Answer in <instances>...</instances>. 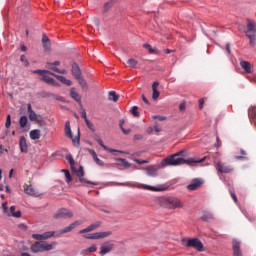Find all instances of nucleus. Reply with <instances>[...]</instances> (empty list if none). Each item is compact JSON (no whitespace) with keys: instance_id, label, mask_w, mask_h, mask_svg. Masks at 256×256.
<instances>
[{"instance_id":"1","label":"nucleus","mask_w":256,"mask_h":256,"mask_svg":"<svg viewBox=\"0 0 256 256\" xmlns=\"http://www.w3.org/2000/svg\"><path fill=\"white\" fill-rule=\"evenodd\" d=\"M185 151H179L175 154H172L170 156H167L164 158L161 162L162 167H178L179 165H193V163H203L205 161V157L202 159H196V158H190L185 160L184 158H179L183 157Z\"/></svg>"},{"instance_id":"2","label":"nucleus","mask_w":256,"mask_h":256,"mask_svg":"<svg viewBox=\"0 0 256 256\" xmlns=\"http://www.w3.org/2000/svg\"><path fill=\"white\" fill-rule=\"evenodd\" d=\"M160 206L165 209H183L185 204L176 197H163L160 198Z\"/></svg>"},{"instance_id":"3","label":"nucleus","mask_w":256,"mask_h":256,"mask_svg":"<svg viewBox=\"0 0 256 256\" xmlns=\"http://www.w3.org/2000/svg\"><path fill=\"white\" fill-rule=\"evenodd\" d=\"M57 247V242H52L49 244L47 241H37L31 245L32 253H45L47 251H53Z\"/></svg>"},{"instance_id":"4","label":"nucleus","mask_w":256,"mask_h":256,"mask_svg":"<svg viewBox=\"0 0 256 256\" xmlns=\"http://www.w3.org/2000/svg\"><path fill=\"white\" fill-rule=\"evenodd\" d=\"M181 241L184 247H192V249H196L199 253H203V251H205L203 242H201L199 238H182Z\"/></svg>"},{"instance_id":"5","label":"nucleus","mask_w":256,"mask_h":256,"mask_svg":"<svg viewBox=\"0 0 256 256\" xmlns=\"http://www.w3.org/2000/svg\"><path fill=\"white\" fill-rule=\"evenodd\" d=\"M33 73L36 75H45V73H47L48 75H53L54 77H56L58 81H60L64 85H67V87H71V85H73V82L69 79H66L65 76L57 75L49 70H34Z\"/></svg>"},{"instance_id":"6","label":"nucleus","mask_w":256,"mask_h":256,"mask_svg":"<svg viewBox=\"0 0 256 256\" xmlns=\"http://www.w3.org/2000/svg\"><path fill=\"white\" fill-rule=\"evenodd\" d=\"M215 169L216 171H218V173H224V174L233 173V166L221 160L215 161Z\"/></svg>"},{"instance_id":"7","label":"nucleus","mask_w":256,"mask_h":256,"mask_svg":"<svg viewBox=\"0 0 256 256\" xmlns=\"http://www.w3.org/2000/svg\"><path fill=\"white\" fill-rule=\"evenodd\" d=\"M72 173H75L79 177L80 183H84L85 185H99L97 182H91L87 180L85 177V171L83 170V166H80L79 169H75L72 171Z\"/></svg>"},{"instance_id":"8","label":"nucleus","mask_w":256,"mask_h":256,"mask_svg":"<svg viewBox=\"0 0 256 256\" xmlns=\"http://www.w3.org/2000/svg\"><path fill=\"white\" fill-rule=\"evenodd\" d=\"M7 205H8L7 202L2 203V209L4 213L8 217H16L17 219H19L21 217V211H15V206H11L9 209Z\"/></svg>"},{"instance_id":"9","label":"nucleus","mask_w":256,"mask_h":256,"mask_svg":"<svg viewBox=\"0 0 256 256\" xmlns=\"http://www.w3.org/2000/svg\"><path fill=\"white\" fill-rule=\"evenodd\" d=\"M73 212L69 209L62 208L54 214V219H71Z\"/></svg>"},{"instance_id":"10","label":"nucleus","mask_w":256,"mask_h":256,"mask_svg":"<svg viewBox=\"0 0 256 256\" xmlns=\"http://www.w3.org/2000/svg\"><path fill=\"white\" fill-rule=\"evenodd\" d=\"M55 235V231H48L44 232L43 234H33V239H36V241H45L47 239H51Z\"/></svg>"},{"instance_id":"11","label":"nucleus","mask_w":256,"mask_h":256,"mask_svg":"<svg viewBox=\"0 0 256 256\" xmlns=\"http://www.w3.org/2000/svg\"><path fill=\"white\" fill-rule=\"evenodd\" d=\"M203 185V180L199 178H195L191 181L190 184L187 185L188 191H197V189L201 188Z\"/></svg>"},{"instance_id":"12","label":"nucleus","mask_w":256,"mask_h":256,"mask_svg":"<svg viewBox=\"0 0 256 256\" xmlns=\"http://www.w3.org/2000/svg\"><path fill=\"white\" fill-rule=\"evenodd\" d=\"M24 192L31 197H39V192L31 184H24Z\"/></svg>"},{"instance_id":"13","label":"nucleus","mask_w":256,"mask_h":256,"mask_svg":"<svg viewBox=\"0 0 256 256\" xmlns=\"http://www.w3.org/2000/svg\"><path fill=\"white\" fill-rule=\"evenodd\" d=\"M101 224H102L101 221H97L93 224H90L87 228L80 230L79 233L81 235H83V233H91V231H95L96 229H99V227H101Z\"/></svg>"},{"instance_id":"14","label":"nucleus","mask_w":256,"mask_h":256,"mask_svg":"<svg viewBox=\"0 0 256 256\" xmlns=\"http://www.w3.org/2000/svg\"><path fill=\"white\" fill-rule=\"evenodd\" d=\"M256 23L253 20H247L246 24V35H255Z\"/></svg>"},{"instance_id":"15","label":"nucleus","mask_w":256,"mask_h":256,"mask_svg":"<svg viewBox=\"0 0 256 256\" xmlns=\"http://www.w3.org/2000/svg\"><path fill=\"white\" fill-rule=\"evenodd\" d=\"M232 249L233 256H243V252H241V242H239V240H233Z\"/></svg>"},{"instance_id":"16","label":"nucleus","mask_w":256,"mask_h":256,"mask_svg":"<svg viewBox=\"0 0 256 256\" xmlns=\"http://www.w3.org/2000/svg\"><path fill=\"white\" fill-rule=\"evenodd\" d=\"M113 247H115V245L111 242L104 243L100 248V255H107V253H111V251H113Z\"/></svg>"},{"instance_id":"17","label":"nucleus","mask_w":256,"mask_h":256,"mask_svg":"<svg viewBox=\"0 0 256 256\" xmlns=\"http://www.w3.org/2000/svg\"><path fill=\"white\" fill-rule=\"evenodd\" d=\"M69 95H70L71 99H74V101H76V103L81 105V95H79V93H77V89L72 87L70 89Z\"/></svg>"},{"instance_id":"18","label":"nucleus","mask_w":256,"mask_h":256,"mask_svg":"<svg viewBox=\"0 0 256 256\" xmlns=\"http://www.w3.org/2000/svg\"><path fill=\"white\" fill-rule=\"evenodd\" d=\"M41 81H44V83H47L48 85H53V87H59V83L51 76L43 75Z\"/></svg>"},{"instance_id":"19","label":"nucleus","mask_w":256,"mask_h":256,"mask_svg":"<svg viewBox=\"0 0 256 256\" xmlns=\"http://www.w3.org/2000/svg\"><path fill=\"white\" fill-rule=\"evenodd\" d=\"M96 141L100 145V147H102L104 151H108V153H125L123 151L111 149V148L105 146V144H103V140H101L100 138L96 139Z\"/></svg>"},{"instance_id":"20","label":"nucleus","mask_w":256,"mask_h":256,"mask_svg":"<svg viewBox=\"0 0 256 256\" xmlns=\"http://www.w3.org/2000/svg\"><path fill=\"white\" fill-rule=\"evenodd\" d=\"M42 45L45 51H51V40L45 34L42 36Z\"/></svg>"},{"instance_id":"21","label":"nucleus","mask_w":256,"mask_h":256,"mask_svg":"<svg viewBox=\"0 0 256 256\" xmlns=\"http://www.w3.org/2000/svg\"><path fill=\"white\" fill-rule=\"evenodd\" d=\"M72 75L75 79H81V68L77 63L72 64Z\"/></svg>"},{"instance_id":"22","label":"nucleus","mask_w":256,"mask_h":256,"mask_svg":"<svg viewBox=\"0 0 256 256\" xmlns=\"http://www.w3.org/2000/svg\"><path fill=\"white\" fill-rule=\"evenodd\" d=\"M88 152L93 157V160L95 161V163H97L100 167H103V165H105L103 160L99 159V157L97 156V152H95V150L88 149Z\"/></svg>"},{"instance_id":"23","label":"nucleus","mask_w":256,"mask_h":256,"mask_svg":"<svg viewBox=\"0 0 256 256\" xmlns=\"http://www.w3.org/2000/svg\"><path fill=\"white\" fill-rule=\"evenodd\" d=\"M145 171L148 177H157L158 175V169L155 166L146 167Z\"/></svg>"},{"instance_id":"24","label":"nucleus","mask_w":256,"mask_h":256,"mask_svg":"<svg viewBox=\"0 0 256 256\" xmlns=\"http://www.w3.org/2000/svg\"><path fill=\"white\" fill-rule=\"evenodd\" d=\"M248 117H249L251 123H253V125L256 126V106L251 107L248 110Z\"/></svg>"},{"instance_id":"25","label":"nucleus","mask_w":256,"mask_h":256,"mask_svg":"<svg viewBox=\"0 0 256 256\" xmlns=\"http://www.w3.org/2000/svg\"><path fill=\"white\" fill-rule=\"evenodd\" d=\"M19 147H20V151L21 153H27V139L25 138V136H21L20 140H19Z\"/></svg>"},{"instance_id":"26","label":"nucleus","mask_w":256,"mask_h":256,"mask_svg":"<svg viewBox=\"0 0 256 256\" xmlns=\"http://www.w3.org/2000/svg\"><path fill=\"white\" fill-rule=\"evenodd\" d=\"M27 109H28V117L30 121H38L37 113L33 111L31 104H27Z\"/></svg>"},{"instance_id":"27","label":"nucleus","mask_w":256,"mask_h":256,"mask_svg":"<svg viewBox=\"0 0 256 256\" xmlns=\"http://www.w3.org/2000/svg\"><path fill=\"white\" fill-rule=\"evenodd\" d=\"M158 87H159V82L156 81L152 84V91H153L152 99H154V101L159 99V90H157Z\"/></svg>"},{"instance_id":"28","label":"nucleus","mask_w":256,"mask_h":256,"mask_svg":"<svg viewBox=\"0 0 256 256\" xmlns=\"http://www.w3.org/2000/svg\"><path fill=\"white\" fill-rule=\"evenodd\" d=\"M30 139H32V141H37V139H41V130L39 129L31 130Z\"/></svg>"},{"instance_id":"29","label":"nucleus","mask_w":256,"mask_h":256,"mask_svg":"<svg viewBox=\"0 0 256 256\" xmlns=\"http://www.w3.org/2000/svg\"><path fill=\"white\" fill-rule=\"evenodd\" d=\"M111 235H113L112 231L96 232V239H105L107 237H111Z\"/></svg>"},{"instance_id":"30","label":"nucleus","mask_w":256,"mask_h":256,"mask_svg":"<svg viewBox=\"0 0 256 256\" xmlns=\"http://www.w3.org/2000/svg\"><path fill=\"white\" fill-rule=\"evenodd\" d=\"M82 89V91H89V85H87V81L80 77V79H76Z\"/></svg>"},{"instance_id":"31","label":"nucleus","mask_w":256,"mask_h":256,"mask_svg":"<svg viewBox=\"0 0 256 256\" xmlns=\"http://www.w3.org/2000/svg\"><path fill=\"white\" fill-rule=\"evenodd\" d=\"M75 227H77V222L71 223L69 226L63 228L60 233L64 234V233H70V231H73V229H75Z\"/></svg>"},{"instance_id":"32","label":"nucleus","mask_w":256,"mask_h":256,"mask_svg":"<svg viewBox=\"0 0 256 256\" xmlns=\"http://www.w3.org/2000/svg\"><path fill=\"white\" fill-rule=\"evenodd\" d=\"M97 251V245L93 244L91 247L88 249L82 250V255H89L90 253H95Z\"/></svg>"},{"instance_id":"33","label":"nucleus","mask_w":256,"mask_h":256,"mask_svg":"<svg viewBox=\"0 0 256 256\" xmlns=\"http://www.w3.org/2000/svg\"><path fill=\"white\" fill-rule=\"evenodd\" d=\"M240 65H241L242 69H244L246 71V73H251V63H249L247 61H241Z\"/></svg>"},{"instance_id":"34","label":"nucleus","mask_w":256,"mask_h":256,"mask_svg":"<svg viewBox=\"0 0 256 256\" xmlns=\"http://www.w3.org/2000/svg\"><path fill=\"white\" fill-rule=\"evenodd\" d=\"M27 123H29V120L27 119V116H21L19 120V124L21 129H25L27 127Z\"/></svg>"},{"instance_id":"35","label":"nucleus","mask_w":256,"mask_h":256,"mask_svg":"<svg viewBox=\"0 0 256 256\" xmlns=\"http://www.w3.org/2000/svg\"><path fill=\"white\" fill-rule=\"evenodd\" d=\"M109 95V101H114V103H117V101H119V95H117V93H115V91H110L108 93Z\"/></svg>"},{"instance_id":"36","label":"nucleus","mask_w":256,"mask_h":256,"mask_svg":"<svg viewBox=\"0 0 256 256\" xmlns=\"http://www.w3.org/2000/svg\"><path fill=\"white\" fill-rule=\"evenodd\" d=\"M118 165H121L124 169H129V167H131V165L123 158L118 159Z\"/></svg>"},{"instance_id":"37","label":"nucleus","mask_w":256,"mask_h":256,"mask_svg":"<svg viewBox=\"0 0 256 256\" xmlns=\"http://www.w3.org/2000/svg\"><path fill=\"white\" fill-rule=\"evenodd\" d=\"M201 219H202V221H211L212 219H215V216H213V214L207 212L202 215Z\"/></svg>"},{"instance_id":"38","label":"nucleus","mask_w":256,"mask_h":256,"mask_svg":"<svg viewBox=\"0 0 256 256\" xmlns=\"http://www.w3.org/2000/svg\"><path fill=\"white\" fill-rule=\"evenodd\" d=\"M127 64L129 65V67H132L133 69H135V67H137V65H139V61H137L133 58H130V59H128Z\"/></svg>"},{"instance_id":"39","label":"nucleus","mask_w":256,"mask_h":256,"mask_svg":"<svg viewBox=\"0 0 256 256\" xmlns=\"http://www.w3.org/2000/svg\"><path fill=\"white\" fill-rule=\"evenodd\" d=\"M66 159L70 163L71 171H75V160L73 159V156L68 155L66 156Z\"/></svg>"},{"instance_id":"40","label":"nucleus","mask_w":256,"mask_h":256,"mask_svg":"<svg viewBox=\"0 0 256 256\" xmlns=\"http://www.w3.org/2000/svg\"><path fill=\"white\" fill-rule=\"evenodd\" d=\"M123 125H125V120H120V129L124 133V135H129L131 133V129H125L123 128Z\"/></svg>"},{"instance_id":"41","label":"nucleus","mask_w":256,"mask_h":256,"mask_svg":"<svg viewBox=\"0 0 256 256\" xmlns=\"http://www.w3.org/2000/svg\"><path fill=\"white\" fill-rule=\"evenodd\" d=\"M62 171L66 177V183H71L73 179L71 178V173L69 172V170H62Z\"/></svg>"},{"instance_id":"42","label":"nucleus","mask_w":256,"mask_h":256,"mask_svg":"<svg viewBox=\"0 0 256 256\" xmlns=\"http://www.w3.org/2000/svg\"><path fill=\"white\" fill-rule=\"evenodd\" d=\"M112 7H113V0L106 2L104 5V12L107 13V11H109V9H111Z\"/></svg>"},{"instance_id":"43","label":"nucleus","mask_w":256,"mask_h":256,"mask_svg":"<svg viewBox=\"0 0 256 256\" xmlns=\"http://www.w3.org/2000/svg\"><path fill=\"white\" fill-rule=\"evenodd\" d=\"M65 135L69 139H72L73 143H75V140L73 139V133L71 132V128H65Z\"/></svg>"},{"instance_id":"44","label":"nucleus","mask_w":256,"mask_h":256,"mask_svg":"<svg viewBox=\"0 0 256 256\" xmlns=\"http://www.w3.org/2000/svg\"><path fill=\"white\" fill-rule=\"evenodd\" d=\"M143 47H144V49H147V51L149 53H157V48H151V45H149L147 43L144 44Z\"/></svg>"},{"instance_id":"45","label":"nucleus","mask_w":256,"mask_h":256,"mask_svg":"<svg viewBox=\"0 0 256 256\" xmlns=\"http://www.w3.org/2000/svg\"><path fill=\"white\" fill-rule=\"evenodd\" d=\"M132 115L134 116V117H139V107H137V106H134V107H132Z\"/></svg>"},{"instance_id":"46","label":"nucleus","mask_w":256,"mask_h":256,"mask_svg":"<svg viewBox=\"0 0 256 256\" xmlns=\"http://www.w3.org/2000/svg\"><path fill=\"white\" fill-rule=\"evenodd\" d=\"M83 237L84 239H97V234L96 233L84 234Z\"/></svg>"},{"instance_id":"47","label":"nucleus","mask_w":256,"mask_h":256,"mask_svg":"<svg viewBox=\"0 0 256 256\" xmlns=\"http://www.w3.org/2000/svg\"><path fill=\"white\" fill-rule=\"evenodd\" d=\"M85 123H86L88 129H90V131H95V127L93 126V123H91V121H89V119H86Z\"/></svg>"},{"instance_id":"48","label":"nucleus","mask_w":256,"mask_h":256,"mask_svg":"<svg viewBox=\"0 0 256 256\" xmlns=\"http://www.w3.org/2000/svg\"><path fill=\"white\" fill-rule=\"evenodd\" d=\"M241 155H243V156H236L235 158L238 161H240L241 159H247V156H245V155H247V152H245V150L241 149Z\"/></svg>"},{"instance_id":"49","label":"nucleus","mask_w":256,"mask_h":256,"mask_svg":"<svg viewBox=\"0 0 256 256\" xmlns=\"http://www.w3.org/2000/svg\"><path fill=\"white\" fill-rule=\"evenodd\" d=\"M5 127H6V129H9V127H11V115L10 114L7 115Z\"/></svg>"},{"instance_id":"50","label":"nucleus","mask_w":256,"mask_h":256,"mask_svg":"<svg viewBox=\"0 0 256 256\" xmlns=\"http://www.w3.org/2000/svg\"><path fill=\"white\" fill-rule=\"evenodd\" d=\"M21 63H24L25 67H29V60L25 59V55L20 56Z\"/></svg>"},{"instance_id":"51","label":"nucleus","mask_w":256,"mask_h":256,"mask_svg":"<svg viewBox=\"0 0 256 256\" xmlns=\"http://www.w3.org/2000/svg\"><path fill=\"white\" fill-rule=\"evenodd\" d=\"M246 36L250 39V45H255V35L248 34Z\"/></svg>"},{"instance_id":"52","label":"nucleus","mask_w":256,"mask_h":256,"mask_svg":"<svg viewBox=\"0 0 256 256\" xmlns=\"http://www.w3.org/2000/svg\"><path fill=\"white\" fill-rule=\"evenodd\" d=\"M46 68L47 69H51V71H55V69H57V67H55V65L53 63H51V62H48L46 64Z\"/></svg>"},{"instance_id":"53","label":"nucleus","mask_w":256,"mask_h":256,"mask_svg":"<svg viewBox=\"0 0 256 256\" xmlns=\"http://www.w3.org/2000/svg\"><path fill=\"white\" fill-rule=\"evenodd\" d=\"M81 117L82 119H85V121H87V111H85V109H82L80 111Z\"/></svg>"},{"instance_id":"54","label":"nucleus","mask_w":256,"mask_h":256,"mask_svg":"<svg viewBox=\"0 0 256 256\" xmlns=\"http://www.w3.org/2000/svg\"><path fill=\"white\" fill-rule=\"evenodd\" d=\"M138 187L142 188V189H148L150 191H155V188H153L151 186H147V185H139Z\"/></svg>"},{"instance_id":"55","label":"nucleus","mask_w":256,"mask_h":256,"mask_svg":"<svg viewBox=\"0 0 256 256\" xmlns=\"http://www.w3.org/2000/svg\"><path fill=\"white\" fill-rule=\"evenodd\" d=\"M56 73H61L62 75H67V70H60L59 68H54Z\"/></svg>"},{"instance_id":"56","label":"nucleus","mask_w":256,"mask_h":256,"mask_svg":"<svg viewBox=\"0 0 256 256\" xmlns=\"http://www.w3.org/2000/svg\"><path fill=\"white\" fill-rule=\"evenodd\" d=\"M152 119H158V121H165V119H167L164 116H152Z\"/></svg>"},{"instance_id":"57","label":"nucleus","mask_w":256,"mask_h":256,"mask_svg":"<svg viewBox=\"0 0 256 256\" xmlns=\"http://www.w3.org/2000/svg\"><path fill=\"white\" fill-rule=\"evenodd\" d=\"M230 195H231L233 201H234L235 203H237V195H236L233 191H231V190H230Z\"/></svg>"},{"instance_id":"58","label":"nucleus","mask_w":256,"mask_h":256,"mask_svg":"<svg viewBox=\"0 0 256 256\" xmlns=\"http://www.w3.org/2000/svg\"><path fill=\"white\" fill-rule=\"evenodd\" d=\"M135 162L138 163V165H144V163H148L146 160H139V159H136Z\"/></svg>"},{"instance_id":"59","label":"nucleus","mask_w":256,"mask_h":256,"mask_svg":"<svg viewBox=\"0 0 256 256\" xmlns=\"http://www.w3.org/2000/svg\"><path fill=\"white\" fill-rule=\"evenodd\" d=\"M134 139L136 141H139V140L143 139V136L141 134H136V135H134Z\"/></svg>"},{"instance_id":"60","label":"nucleus","mask_w":256,"mask_h":256,"mask_svg":"<svg viewBox=\"0 0 256 256\" xmlns=\"http://www.w3.org/2000/svg\"><path fill=\"white\" fill-rule=\"evenodd\" d=\"M204 103H205V100L203 98L199 100V107H200V109H203Z\"/></svg>"},{"instance_id":"61","label":"nucleus","mask_w":256,"mask_h":256,"mask_svg":"<svg viewBox=\"0 0 256 256\" xmlns=\"http://www.w3.org/2000/svg\"><path fill=\"white\" fill-rule=\"evenodd\" d=\"M153 129L156 133H160L161 131V127H159V125H155Z\"/></svg>"},{"instance_id":"62","label":"nucleus","mask_w":256,"mask_h":256,"mask_svg":"<svg viewBox=\"0 0 256 256\" xmlns=\"http://www.w3.org/2000/svg\"><path fill=\"white\" fill-rule=\"evenodd\" d=\"M185 103H181L180 105H179V109H180V111H185Z\"/></svg>"},{"instance_id":"63","label":"nucleus","mask_w":256,"mask_h":256,"mask_svg":"<svg viewBox=\"0 0 256 256\" xmlns=\"http://www.w3.org/2000/svg\"><path fill=\"white\" fill-rule=\"evenodd\" d=\"M153 131H154L153 127H148V129H147L148 135H151L153 133Z\"/></svg>"},{"instance_id":"64","label":"nucleus","mask_w":256,"mask_h":256,"mask_svg":"<svg viewBox=\"0 0 256 256\" xmlns=\"http://www.w3.org/2000/svg\"><path fill=\"white\" fill-rule=\"evenodd\" d=\"M226 51H227L228 55L231 54V48H230L229 44H226Z\"/></svg>"}]
</instances>
